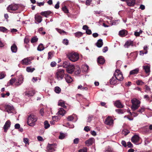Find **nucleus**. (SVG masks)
Returning a JSON list of instances; mask_svg holds the SVG:
<instances>
[{
    "instance_id": "e2e57ef3",
    "label": "nucleus",
    "mask_w": 152,
    "mask_h": 152,
    "mask_svg": "<svg viewBox=\"0 0 152 152\" xmlns=\"http://www.w3.org/2000/svg\"><path fill=\"white\" fill-rule=\"evenodd\" d=\"M20 127V125L19 124H16L15 125V129H19Z\"/></svg>"
},
{
    "instance_id": "4be33fe9",
    "label": "nucleus",
    "mask_w": 152,
    "mask_h": 152,
    "mask_svg": "<svg viewBox=\"0 0 152 152\" xmlns=\"http://www.w3.org/2000/svg\"><path fill=\"white\" fill-rule=\"evenodd\" d=\"M94 140V139L93 138H90L86 141L85 143L86 144H88V145H91L93 144Z\"/></svg>"
},
{
    "instance_id": "79ce46f5",
    "label": "nucleus",
    "mask_w": 152,
    "mask_h": 152,
    "mask_svg": "<svg viewBox=\"0 0 152 152\" xmlns=\"http://www.w3.org/2000/svg\"><path fill=\"white\" fill-rule=\"evenodd\" d=\"M136 83L138 85H142L144 83L141 80H137L136 81Z\"/></svg>"
},
{
    "instance_id": "423d86ee",
    "label": "nucleus",
    "mask_w": 152,
    "mask_h": 152,
    "mask_svg": "<svg viewBox=\"0 0 152 152\" xmlns=\"http://www.w3.org/2000/svg\"><path fill=\"white\" fill-rule=\"evenodd\" d=\"M113 75L118 82L122 81L123 80V74L119 69L116 70Z\"/></svg>"
},
{
    "instance_id": "a878e982",
    "label": "nucleus",
    "mask_w": 152,
    "mask_h": 152,
    "mask_svg": "<svg viewBox=\"0 0 152 152\" xmlns=\"http://www.w3.org/2000/svg\"><path fill=\"white\" fill-rule=\"evenodd\" d=\"M97 46L98 48H101L103 45V42L102 39H99L96 43Z\"/></svg>"
},
{
    "instance_id": "49530a36",
    "label": "nucleus",
    "mask_w": 152,
    "mask_h": 152,
    "mask_svg": "<svg viewBox=\"0 0 152 152\" xmlns=\"http://www.w3.org/2000/svg\"><path fill=\"white\" fill-rule=\"evenodd\" d=\"M58 137L59 139H63L65 137V134L63 133H61Z\"/></svg>"
},
{
    "instance_id": "aec40b11",
    "label": "nucleus",
    "mask_w": 152,
    "mask_h": 152,
    "mask_svg": "<svg viewBox=\"0 0 152 152\" xmlns=\"http://www.w3.org/2000/svg\"><path fill=\"white\" fill-rule=\"evenodd\" d=\"M52 12L50 11H45L42 12L40 13V14L42 16H43L47 18L48 16L50 15Z\"/></svg>"
},
{
    "instance_id": "f257e3e1",
    "label": "nucleus",
    "mask_w": 152,
    "mask_h": 152,
    "mask_svg": "<svg viewBox=\"0 0 152 152\" xmlns=\"http://www.w3.org/2000/svg\"><path fill=\"white\" fill-rule=\"evenodd\" d=\"M37 119V117L36 116L32 114L30 115L28 117L27 124L31 126H34Z\"/></svg>"
},
{
    "instance_id": "a211bd4d",
    "label": "nucleus",
    "mask_w": 152,
    "mask_h": 152,
    "mask_svg": "<svg viewBox=\"0 0 152 152\" xmlns=\"http://www.w3.org/2000/svg\"><path fill=\"white\" fill-rule=\"evenodd\" d=\"M127 34V31L125 29L120 31L119 33V36L121 37L125 36Z\"/></svg>"
},
{
    "instance_id": "39448f33",
    "label": "nucleus",
    "mask_w": 152,
    "mask_h": 152,
    "mask_svg": "<svg viewBox=\"0 0 152 152\" xmlns=\"http://www.w3.org/2000/svg\"><path fill=\"white\" fill-rule=\"evenodd\" d=\"M64 70L63 69H58L56 75V78L58 80H62L65 75Z\"/></svg>"
},
{
    "instance_id": "0eeeda50",
    "label": "nucleus",
    "mask_w": 152,
    "mask_h": 152,
    "mask_svg": "<svg viewBox=\"0 0 152 152\" xmlns=\"http://www.w3.org/2000/svg\"><path fill=\"white\" fill-rule=\"evenodd\" d=\"M4 107V111L9 113H13L15 110L14 107L11 105L5 104Z\"/></svg>"
},
{
    "instance_id": "6e6d98bb",
    "label": "nucleus",
    "mask_w": 152,
    "mask_h": 152,
    "mask_svg": "<svg viewBox=\"0 0 152 152\" xmlns=\"http://www.w3.org/2000/svg\"><path fill=\"white\" fill-rule=\"evenodd\" d=\"M87 148L86 147L84 148L83 149H80L79 151V152H87Z\"/></svg>"
},
{
    "instance_id": "8fccbe9b",
    "label": "nucleus",
    "mask_w": 152,
    "mask_h": 152,
    "mask_svg": "<svg viewBox=\"0 0 152 152\" xmlns=\"http://www.w3.org/2000/svg\"><path fill=\"white\" fill-rule=\"evenodd\" d=\"M63 44L66 45H67L69 44V41L67 39H64L63 41Z\"/></svg>"
},
{
    "instance_id": "864d4df0",
    "label": "nucleus",
    "mask_w": 152,
    "mask_h": 152,
    "mask_svg": "<svg viewBox=\"0 0 152 152\" xmlns=\"http://www.w3.org/2000/svg\"><path fill=\"white\" fill-rule=\"evenodd\" d=\"M145 110V108L143 107H141L140 109H139L138 110V112L140 113H142Z\"/></svg>"
},
{
    "instance_id": "7ed1b4c3",
    "label": "nucleus",
    "mask_w": 152,
    "mask_h": 152,
    "mask_svg": "<svg viewBox=\"0 0 152 152\" xmlns=\"http://www.w3.org/2000/svg\"><path fill=\"white\" fill-rule=\"evenodd\" d=\"M67 57L72 61L75 62L79 58V55L76 53H71L68 54Z\"/></svg>"
},
{
    "instance_id": "052dcab7",
    "label": "nucleus",
    "mask_w": 152,
    "mask_h": 152,
    "mask_svg": "<svg viewBox=\"0 0 152 152\" xmlns=\"http://www.w3.org/2000/svg\"><path fill=\"white\" fill-rule=\"evenodd\" d=\"M59 4L60 3L59 1H58L57 4L55 6V8L56 9H58L59 7Z\"/></svg>"
},
{
    "instance_id": "c85d7f7f",
    "label": "nucleus",
    "mask_w": 152,
    "mask_h": 152,
    "mask_svg": "<svg viewBox=\"0 0 152 152\" xmlns=\"http://www.w3.org/2000/svg\"><path fill=\"white\" fill-rule=\"evenodd\" d=\"M125 45L128 48L130 45L133 46V42L130 40H128L126 42L125 44Z\"/></svg>"
},
{
    "instance_id": "412c9836",
    "label": "nucleus",
    "mask_w": 152,
    "mask_h": 152,
    "mask_svg": "<svg viewBox=\"0 0 152 152\" xmlns=\"http://www.w3.org/2000/svg\"><path fill=\"white\" fill-rule=\"evenodd\" d=\"M11 49L12 52L15 53L17 51L18 48L16 45L15 43H14L13 45L11 46Z\"/></svg>"
},
{
    "instance_id": "a19ab883",
    "label": "nucleus",
    "mask_w": 152,
    "mask_h": 152,
    "mask_svg": "<svg viewBox=\"0 0 152 152\" xmlns=\"http://www.w3.org/2000/svg\"><path fill=\"white\" fill-rule=\"evenodd\" d=\"M145 92H151L150 88L149 87L146 85L145 86Z\"/></svg>"
},
{
    "instance_id": "473e14b6",
    "label": "nucleus",
    "mask_w": 152,
    "mask_h": 152,
    "mask_svg": "<svg viewBox=\"0 0 152 152\" xmlns=\"http://www.w3.org/2000/svg\"><path fill=\"white\" fill-rule=\"evenodd\" d=\"M83 33L80 31H78L75 34V37L79 38L80 37H81L83 35Z\"/></svg>"
},
{
    "instance_id": "6ab92c4d",
    "label": "nucleus",
    "mask_w": 152,
    "mask_h": 152,
    "mask_svg": "<svg viewBox=\"0 0 152 152\" xmlns=\"http://www.w3.org/2000/svg\"><path fill=\"white\" fill-rule=\"evenodd\" d=\"M105 60L102 56H99L97 59V62L99 64H103L104 63Z\"/></svg>"
},
{
    "instance_id": "cd10ccee",
    "label": "nucleus",
    "mask_w": 152,
    "mask_h": 152,
    "mask_svg": "<svg viewBox=\"0 0 152 152\" xmlns=\"http://www.w3.org/2000/svg\"><path fill=\"white\" fill-rule=\"evenodd\" d=\"M139 71V69L138 68H136L134 69L131 70L130 72V75H134L137 74L138 73Z\"/></svg>"
},
{
    "instance_id": "72a5a7b5",
    "label": "nucleus",
    "mask_w": 152,
    "mask_h": 152,
    "mask_svg": "<svg viewBox=\"0 0 152 152\" xmlns=\"http://www.w3.org/2000/svg\"><path fill=\"white\" fill-rule=\"evenodd\" d=\"M38 40V38L36 36L33 37L31 39V43L37 42Z\"/></svg>"
},
{
    "instance_id": "dca6fc26",
    "label": "nucleus",
    "mask_w": 152,
    "mask_h": 152,
    "mask_svg": "<svg viewBox=\"0 0 152 152\" xmlns=\"http://www.w3.org/2000/svg\"><path fill=\"white\" fill-rule=\"evenodd\" d=\"M18 7L17 5H10L7 7V10H11L12 11H15L18 9Z\"/></svg>"
},
{
    "instance_id": "393cba45",
    "label": "nucleus",
    "mask_w": 152,
    "mask_h": 152,
    "mask_svg": "<svg viewBox=\"0 0 152 152\" xmlns=\"http://www.w3.org/2000/svg\"><path fill=\"white\" fill-rule=\"evenodd\" d=\"M127 4L129 6H133L135 4L134 0H128L127 1Z\"/></svg>"
},
{
    "instance_id": "f8f14e48",
    "label": "nucleus",
    "mask_w": 152,
    "mask_h": 152,
    "mask_svg": "<svg viewBox=\"0 0 152 152\" xmlns=\"http://www.w3.org/2000/svg\"><path fill=\"white\" fill-rule=\"evenodd\" d=\"M11 125V122L9 120H8L5 123L3 127L4 132H7L8 129L10 128Z\"/></svg>"
},
{
    "instance_id": "c03bdc74",
    "label": "nucleus",
    "mask_w": 152,
    "mask_h": 152,
    "mask_svg": "<svg viewBox=\"0 0 152 152\" xmlns=\"http://www.w3.org/2000/svg\"><path fill=\"white\" fill-rule=\"evenodd\" d=\"M58 105L59 106H61L64 108L66 107V106L65 105L64 103V102H59Z\"/></svg>"
},
{
    "instance_id": "13d9d810",
    "label": "nucleus",
    "mask_w": 152,
    "mask_h": 152,
    "mask_svg": "<svg viewBox=\"0 0 152 152\" xmlns=\"http://www.w3.org/2000/svg\"><path fill=\"white\" fill-rule=\"evenodd\" d=\"M84 130L86 132H88L90 131V129L89 126H86L84 127Z\"/></svg>"
},
{
    "instance_id": "37998d69",
    "label": "nucleus",
    "mask_w": 152,
    "mask_h": 152,
    "mask_svg": "<svg viewBox=\"0 0 152 152\" xmlns=\"http://www.w3.org/2000/svg\"><path fill=\"white\" fill-rule=\"evenodd\" d=\"M75 74L76 75H79L80 72V68L79 67H77V69H75Z\"/></svg>"
},
{
    "instance_id": "bb28decb",
    "label": "nucleus",
    "mask_w": 152,
    "mask_h": 152,
    "mask_svg": "<svg viewBox=\"0 0 152 152\" xmlns=\"http://www.w3.org/2000/svg\"><path fill=\"white\" fill-rule=\"evenodd\" d=\"M70 65L69 61H65L63 63L62 66L64 68L67 69Z\"/></svg>"
},
{
    "instance_id": "de8ad7c7",
    "label": "nucleus",
    "mask_w": 152,
    "mask_h": 152,
    "mask_svg": "<svg viewBox=\"0 0 152 152\" xmlns=\"http://www.w3.org/2000/svg\"><path fill=\"white\" fill-rule=\"evenodd\" d=\"M74 119V118L72 115L69 116L67 118V119L68 121H72Z\"/></svg>"
},
{
    "instance_id": "ddd939ff",
    "label": "nucleus",
    "mask_w": 152,
    "mask_h": 152,
    "mask_svg": "<svg viewBox=\"0 0 152 152\" xmlns=\"http://www.w3.org/2000/svg\"><path fill=\"white\" fill-rule=\"evenodd\" d=\"M114 105L119 108H123L124 107V105L121 103L119 100H117L115 102Z\"/></svg>"
},
{
    "instance_id": "603ef678",
    "label": "nucleus",
    "mask_w": 152,
    "mask_h": 152,
    "mask_svg": "<svg viewBox=\"0 0 152 152\" xmlns=\"http://www.w3.org/2000/svg\"><path fill=\"white\" fill-rule=\"evenodd\" d=\"M10 94L9 92H7L6 94L4 93H2L1 94V96L2 97H4L6 95H7V96H9L10 95Z\"/></svg>"
},
{
    "instance_id": "7c9ffc66",
    "label": "nucleus",
    "mask_w": 152,
    "mask_h": 152,
    "mask_svg": "<svg viewBox=\"0 0 152 152\" xmlns=\"http://www.w3.org/2000/svg\"><path fill=\"white\" fill-rule=\"evenodd\" d=\"M44 49L45 47L43 46V44H40L38 46L37 48V50L39 51H41L44 50Z\"/></svg>"
},
{
    "instance_id": "774afa93",
    "label": "nucleus",
    "mask_w": 152,
    "mask_h": 152,
    "mask_svg": "<svg viewBox=\"0 0 152 152\" xmlns=\"http://www.w3.org/2000/svg\"><path fill=\"white\" fill-rule=\"evenodd\" d=\"M79 139L78 138L75 139L74 140V143L75 144H77L78 143L79 141Z\"/></svg>"
},
{
    "instance_id": "20e7f679",
    "label": "nucleus",
    "mask_w": 152,
    "mask_h": 152,
    "mask_svg": "<svg viewBox=\"0 0 152 152\" xmlns=\"http://www.w3.org/2000/svg\"><path fill=\"white\" fill-rule=\"evenodd\" d=\"M132 105L131 108L133 111H134L137 109L140 106V102L137 99L134 98L131 100Z\"/></svg>"
},
{
    "instance_id": "338daca9",
    "label": "nucleus",
    "mask_w": 152,
    "mask_h": 152,
    "mask_svg": "<svg viewBox=\"0 0 152 152\" xmlns=\"http://www.w3.org/2000/svg\"><path fill=\"white\" fill-rule=\"evenodd\" d=\"M44 2H37V4L38 6L40 7L41 6H43L44 4Z\"/></svg>"
},
{
    "instance_id": "f704fd0d",
    "label": "nucleus",
    "mask_w": 152,
    "mask_h": 152,
    "mask_svg": "<svg viewBox=\"0 0 152 152\" xmlns=\"http://www.w3.org/2000/svg\"><path fill=\"white\" fill-rule=\"evenodd\" d=\"M35 94V91H29L28 93H26L25 94L26 96H32Z\"/></svg>"
},
{
    "instance_id": "0e129e2a",
    "label": "nucleus",
    "mask_w": 152,
    "mask_h": 152,
    "mask_svg": "<svg viewBox=\"0 0 152 152\" xmlns=\"http://www.w3.org/2000/svg\"><path fill=\"white\" fill-rule=\"evenodd\" d=\"M23 141L26 144H28V139L27 138H24Z\"/></svg>"
},
{
    "instance_id": "f03ea898",
    "label": "nucleus",
    "mask_w": 152,
    "mask_h": 152,
    "mask_svg": "<svg viewBox=\"0 0 152 152\" xmlns=\"http://www.w3.org/2000/svg\"><path fill=\"white\" fill-rule=\"evenodd\" d=\"M23 78L22 76L19 77L18 79L17 80L15 78L11 79L10 80V83L11 85H12L14 83L16 86H18L20 85L23 82Z\"/></svg>"
},
{
    "instance_id": "b1692460",
    "label": "nucleus",
    "mask_w": 152,
    "mask_h": 152,
    "mask_svg": "<svg viewBox=\"0 0 152 152\" xmlns=\"http://www.w3.org/2000/svg\"><path fill=\"white\" fill-rule=\"evenodd\" d=\"M143 69L145 70L146 74L149 73L150 72V67L148 65L144 66H143Z\"/></svg>"
},
{
    "instance_id": "bf43d9fd",
    "label": "nucleus",
    "mask_w": 152,
    "mask_h": 152,
    "mask_svg": "<svg viewBox=\"0 0 152 152\" xmlns=\"http://www.w3.org/2000/svg\"><path fill=\"white\" fill-rule=\"evenodd\" d=\"M86 33L88 35L91 34L92 33L90 29H89L88 28L86 31Z\"/></svg>"
},
{
    "instance_id": "2eb2a0df",
    "label": "nucleus",
    "mask_w": 152,
    "mask_h": 152,
    "mask_svg": "<svg viewBox=\"0 0 152 152\" xmlns=\"http://www.w3.org/2000/svg\"><path fill=\"white\" fill-rule=\"evenodd\" d=\"M53 144H48L47 147V150L48 151V152H53L55 151V149L53 147Z\"/></svg>"
},
{
    "instance_id": "5701e85b",
    "label": "nucleus",
    "mask_w": 152,
    "mask_h": 152,
    "mask_svg": "<svg viewBox=\"0 0 152 152\" xmlns=\"http://www.w3.org/2000/svg\"><path fill=\"white\" fill-rule=\"evenodd\" d=\"M35 20L38 23H40L42 20V17L40 15H35Z\"/></svg>"
},
{
    "instance_id": "9b49d317",
    "label": "nucleus",
    "mask_w": 152,
    "mask_h": 152,
    "mask_svg": "<svg viewBox=\"0 0 152 152\" xmlns=\"http://www.w3.org/2000/svg\"><path fill=\"white\" fill-rule=\"evenodd\" d=\"M140 138L137 135H134L132 138L131 140L132 142L134 143L137 144L138 142L140 140Z\"/></svg>"
},
{
    "instance_id": "c9c22d12",
    "label": "nucleus",
    "mask_w": 152,
    "mask_h": 152,
    "mask_svg": "<svg viewBox=\"0 0 152 152\" xmlns=\"http://www.w3.org/2000/svg\"><path fill=\"white\" fill-rule=\"evenodd\" d=\"M44 127L45 129L48 128L50 126V125L49 124L47 121H45L44 122Z\"/></svg>"
},
{
    "instance_id": "f3484780",
    "label": "nucleus",
    "mask_w": 152,
    "mask_h": 152,
    "mask_svg": "<svg viewBox=\"0 0 152 152\" xmlns=\"http://www.w3.org/2000/svg\"><path fill=\"white\" fill-rule=\"evenodd\" d=\"M118 82V81L114 75L110 80V83L111 85L116 84Z\"/></svg>"
},
{
    "instance_id": "69168bd1",
    "label": "nucleus",
    "mask_w": 152,
    "mask_h": 152,
    "mask_svg": "<svg viewBox=\"0 0 152 152\" xmlns=\"http://www.w3.org/2000/svg\"><path fill=\"white\" fill-rule=\"evenodd\" d=\"M56 65V63L55 61H53L51 62L50 64V66L52 67H53L55 66Z\"/></svg>"
},
{
    "instance_id": "6e6552de",
    "label": "nucleus",
    "mask_w": 152,
    "mask_h": 152,
    "mask_svg": "<svg viewBox=\"0 0 152 152\" xmlns=\"http://www.w3.org/2000/svg\"><path fill=\"white\" fill-rule=\"evenodd\" d=\"M32 60L30 58H24L21 61V64L23 65H28L31 64V61Z\"/></svg>"
},
{
    "instance_id": "4c0bfd02",
    "label": "nucleus",
    "mask_w": 152,
    "mask_h": 152,
    "mask_svg": "<svg viewBox=\"0 0 152 152\" xmlns=\"http://www.w3.org/2000/svg\"><path fill=\"white\" fill-rule=\"evenodd\" d=\"M62 11L65 13H68L69 12V10L66 7V6H64V7H62Z\"/></svg>"
},
{
    "instance_id": "09e8293b",
    "label": "nucleus",
    "mask_w": 152,
    "mask_h": 152,
    "mask_svg": "<svg viewBox=\"0 0 152 152\" xmlns=\"http://www.w3.org/2000/svg\"><path fill=\"white\" fill-rule=\"evenodd\" d=\"M53 56V54L51 52H49L48 54V59H51Z\"/></svg>"
},
{
    "instance_id": "680f3d73",
    "label": "nucleus",
    "mask_w": 152,
    "mask_h": 152,
    "mask_svg": "<svg viewBox=\"0 0 152 152\" xmlns=\"http://www.w3.org/2000/svg\"><path fill=\"white\" fill-rule=\"evenodd\" d=\"M92 1V0H86V4L87 5H89Z\"/></svg>"
},
{
    "instance_id": "3c124183",
    "label": "nucleus",
    "mask_w": 152,
    "mask_h": 152,
    "mask_svg": "<svg viewBox=\"0 0 152 152\" xmlns=\"http://www.w3.org/2000/svg\"><path fill=\"white\" fill-rule=\"evenodd\" d=\"M148 48L147 46H144L143 47L144 50L145 51L144 53L146 54L148 53L147 49Z\"/></svg>"
},
{
    "instance_id": "4468645a",
    "label": "nucleus",
    "mask_w": 152,
    "mask_h": 152,
    "mask_svg": "<svg viewBox=\"0 0 152 152\" xmlns=\"http://www.w3.org/2000/svg\"><path fill=\"white\" fill-rule=\"evenodd\" d=\"M65 79L66 81L68 83H71L73 81L72 77L67 74H65Z\"/></svg>"
},
{
    "instance_id": "4d7b16f0",
    "label": "nucleus",
    "mask_w": 152,
    "mask_h": 152,
    "mask_svg": "<svg viewBox=\"0 0 152 152\" xmlns=\"http://www.w3.org/2000/svg\"><path fill=\"white\" fill-rule=\"evenodd\" d=\"M121 143L122 145L125 147H126L127 146V144L126 142L124 140L121 141Z\"/></svg>"
},
{
    "instance_id": "2f4dec72",
    "label": "nucleus",
    "mask_w": 152,
    "mask_h": 152,
    "mask_svg": "<svg viewBox=\"0 0 152 152\" xmlns=\"http://www.w3.org/2000/svg\"><path fill=\"white\" fill-rule=\"evenodd\" d=\"M34 68H31V66H28L26 68V71L28 72H32L35 70Z\"/></svg>"
},
{
    "instance_id": "ea45409f",
    "label": "nucleus",
    "mask_w": 152,
    "mask_h": 152,
    "mask_svg": "<svg viewBox=\"0 0 152 152\" xmlns=\"http://www.w3.org/2000/svg\"><path fill=\"white\" fill-rule=\"evenodd\" d=\"M129 133V130L125 129L123 130L122 131V134L125 135H126Z\"/></svg>"
},
{
    "instance_id": "9d476101",
    "label": "nucleus",
    "mask_w": 152,
    "mask_h": 152,
    "mask_svg": "<svg viewBox=\"0 0 152 152\" xmlns=\"http://www.w3.org/2000/svg\"><path fill=\"white\" fill-rule=\"evenodd\" d=\"M75 69V68L74 65L72 64H70L66 69V71L68 73L72 74L74 72Z\"/></svg>"
},
{
    "instance_id": "1a4fd4ad",
    "label": "nucleus",
    "mask_w": 152,
    "mask_h": 152,
    "mask_svg": "<svg viewBox=\"0 0 152 152\" xmlns=\"http://www.w3.org/2000/svg\"><path fill=\"white\" fill-rule=\"evenodd\" d=\"M113 119L110 116H108L105 120L104 123L105 124L109 126L113 124Z\"/></svg>"
},
{
    "instance_id": "5fc2aeb1",
    "label": "nucleus",
    "mask_w": 152,
    "mask_h": 152,
    "mask_svg": "<svg viewBox=\"0 0 152 152\" xmlns=\"http://www.w3.org/2000/svg\"><path fill=\"white\" fill-rule=\"evenodd\" d=\"M127 146L129 148H132L133 147V145L132 144V143L130 142H127Z\"/></svg>"
},
{
    "instance_id": "a18cd8bd",
    "label": "nucleus",
    "mask_w": 152,
    "mask_h": 152,
    "mask_svg": "<svg viewBox=\"0 0 152 152\" xmlns=\"http://www.w3.org/2000/svg\"><path fill=\"white\" fill-rule=\"evenodd\" d=\"M7 30V29L4 27H0V31L5 32Z\"/></svg>"
},
{
    "instance_id": "e433bc0d",
    "label": "nucleus",
    "mask_w": 152,
    "mask_h": 152,
    "mask_svg": "<svg viewBox=\"0 0 152 152\" xmlns=\"http://www.w3.org/2000/svg\"><path fill=\"white\" fill-rule=\"evenodd\" d=\"M61 90L60 88L58 86L56 87L55 88V91L56 93L59 94L60 93Z\"/></svg>"
},
{
    "instance_id": "58836bf2",
    "label": "nucleus",
    "mask_w": 152,
    "mask_h": 152,
    "mask_svg": "<svg viewBox=\"0 0 152 152\" xmlns=\"http://www.w3.org/2000/svg\"><path fill=\"white\" fill-rule=\"evenodd\" d=\"M115 111L119 114H123L124 112V110L121 109H116L115 110Z\"/></svg>"
},
{
    "instance_id": "c756f323",
    "label": "nucleus",
    "mask_w": 152,
    "mask_h": 152,
    "mask_svg": "<svg viewBox=\"0 0 152 152\" xmlns=\"http://www.w3.org/2000/svg\"><path fill=\"white\" fill-rule=\"evenodd\" d=\"M66 112V111L63 108H61L60 109L58 113L59 115L63 116L65 113Z\"/></svg>"
}]
</instances>
